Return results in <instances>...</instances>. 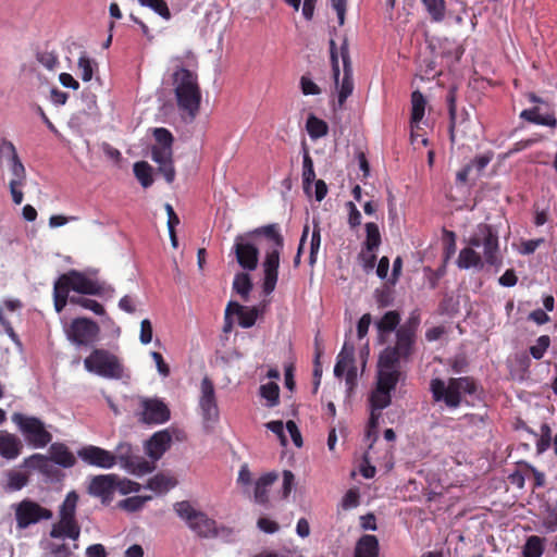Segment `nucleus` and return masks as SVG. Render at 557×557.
<instances>
[{"label": "nucleus", "instance_id": "1", "mask_svg": "<svg viewBox=\"0 0 557 557\" xmlns=\"http://www.w3.org/2000/svg\"><path fill=\"white\" fill-rule=\"evenodd\" d=\"M469 244L470 247L459 252V268L482 270L484 264H487L498 270L502 267L498 234L492 225L479 224Z\"/></svg>", "mask_w": 557, "mask_h": 557}, {"label": "nucleus", "instance_id": "2", "mask_svg": "<svg viewBox=\"0 0 557 557\" xmlns=\"http://www.w3.org/2000/svg\"><path fill=\"white\" fill-rule=\"evenodd\" d=\"M176 104L183 114L194 120L200 110L201 90L195 72L177 65L172 74Z\"/></svg>", "mask_w": 557, "mask_h": 557}, {"label": "nucleus", "instance_id": "3", "mask_svg": "<svg viewBox=\"0 0 557 557\" xmlns=\"http://www.w3.org/2000/svg\"><path fill=\"white\" fill-rule=\"evenodd\" d=\"M152 135L156 143L151 146V159L158 164V172L171 184L176 174L173 162L174 136L164 127H156Z\"/></svg>", "mask_w": 557, "mask_h": 557}, {"label": "nucleus", "instance_id": "4", "mask_svg": "<svg viewBox=\"0 0 557 557\" xmlns=\"http://www.w3.org/2000/svg\"><path fill=\"white\" fill-rule=\"evenodd\" d=\"M173 509L199 537L210 539L218 536L219 532L215 520L209 518L207 513L195 509L188 500L176 502L173 505Z\"/></svg>", "mask_w": 557, "mask_h": 557}, {"label": "nucleus", "instance_id": "5", "mask_svg": "<svg viewBox=\"0 0 557 557\" xmlns=\"http://www.w3.org/2000/svg\"><path fill=\"white\" fill-rule=\"evenodd\" d=\"M85 369L104 379L121 380L124 376V366L119 357L107 349L96 348L84 360Z\"/></svg>", "mask_w": 557, "mask_h": 557}, {"label": "nucleus", "instance_id": "6", "mask_svg": "<svg viewBox=\"0 0 557 557\" xmlns=\"http://www.w3.org/2000/svg\"><path fill=\"white\" fill-rule=\"evenodd\" d=\"M11 419L29 446L44 448L51 443L52 434L46 429L45 423L39 418L14 412Z\"/></svg>", "mask_w": 557, "mask_h": 557}, {"label": "nucleus", "instance_id": "7", "mask_svg": "<svg viewBox=\"0 0 557 557\" xmlns=\"http://www.w3.org/2000/svg\"><path fill=\"white\" fill-rule=\"evenodd\" d=\"M114 466L119 463L123 469L135 475H144L156 469L153 462H149L143 456L136 455L131 444L120 443L112 451Z\"/></svg>", "mask_w": 557, "mask_h": 557}, {"label": "nucleus", "instance_id": "8", "mask_svg": "<svg viewBox=\"0 0 557 557\" xmlns=\"http://www.w3.org/2000/svg\"><path fill=\"white\" fill-rule=\"evenodd\" d=\"M100 334L99 325L88 318L73 319L66 329L67 338L77 346H91Z\"/></svg>", "mask_w": 557, "mask_h": 557}, {"label": "nucleus", "instance_id": "9", "mask_svg": "<svg viewBox=\"0 0 557 557\" xmlns=\"http://www.w3.org/2000/svg\"><path fill=\"white\" fill-rule=\"evenodd\" d=\"M15 520L18 529H26L30 524L52 518V511L42 507L35 500L25 498L14 506Z\"/></svg>", "mask_w": 557, "mask_h": 557}, {"label": "nucleus", "instance_id": "10", "mask_svg": "<svg viewBox=\"0 0 557 557\" xmlns=\"http://www.w3.org/2000/svg\"><path fill=\"white\" fill-rule=\"evenodd\" d=\"M249 235H263L265 239L273 244L272 249L268 250L263 261V268L275 269L278 271L280 255L284 246V238L278 231L277 224H268L249 231Z\"/></svg>", "mask_w": 557, "mask_h": 557}, {"label": "nucleus", "instance_id": "11", "mask_svg": "<svg viewBox=\"0 0 557 557\" xmlns=\"http://www.w3.org/2000/svg\"><path fill=\"white\" fill-rule=\"evenodd\" d=\"M260 235L239 234L235 237L233 246L234 253L238 264L247 271H253L257 269L259 261V249L251 243V239L259 237Z\"/></svg>", "mask_w": 557, "mask_h": 557}, {"label": "nucleus", "instance_id": "12", "mask_svg": "<svg viewBox=\"0 0 557 557\" xmlns=\"http://www.w3.org/2000/svg\"><path fill=\"white\" fill-rule=\"evenodd\" d=\"M58 281L65 286L69 293L71 289L85 295H99L101 293V286L96 281L88 278L84 273L76 270L60 275Z\"/></svg>", "mask_w": 557, "mask_h": 557}, {"label": "nucleus", "instance_id": "13", "mask_svg": "<svg viewBox=\"0 0 557 557\" xmlns=\"http://www.w3.org/2000/svg\"><path fill=\"white\" fill-rule=\"evenodd\" d=\"M199 408L206 422H218L220 412L215 398L214 385L209 377H203L200 384Z\"/></svg>", "mask_w": 557, "mask_h": 557}, {"label": "nucleus", "instance_id": "14", "mask_svg": "<svg viewBox=\"0 0 557 557\" xmlns=\"http://www.w3.org/2000/svg\"><path fill=\"white\" fill-rule=\"evenodd\" d=\"M89 495L101 499L103 505H110L114 498L115 474H98L90 479L87 487Z\"/></svg>", "mask_w": 557, "mask_h": 557}, {"label": "nucleus", "instance_id": "15", "mask_svg": "<svg viewBox=\"0 0 557 557\" xmlns=\"http://www.w3.org/2000/svg\"><path fill=\"white\" fill-rule=\"evenodd\" d=\"M78 458L88 466L111 469L114 466L113 453L95 445H86L77 450Z\"/></svg>", "mask_w": 557, "mask_h": 557}, {"label": "nucleus", "instance_id": "16", "mask_svg": "<svg viewBox=\"0 0 557 557\" xmlns=\"http://www.w3.org/2000/svg\"><path fill=\"white\" fill-rule=\"evenodd\" d=\"M341 57L343 61V78L341 83L335 82V84L339 87L337 100L339 108L344 106L347 98L352 94L354 90L352 66L346 39L341 46Z\"/></svg>", "mask_w": 557, "mask_h": 557}, {"label": "nucleus", "instance_id": "17", "mask_svg": "<svg viewBox=\"0 0 557 557\" xmlns=\"http://www.w3.org/2000/svg\"><path fill=\"white\" fill-rule=\"evenodd\" d=\"M481 400V389L470 377L455 379V408L461 403L474 406Z\"/></svg>", "mask_w": 557, "mask_h": 557}, {"label": "nucleus", "instance_id": "18", "mask_svg": "<svg viewBox=\"0 0 557 557\" xmlns=\"http://www.w3.org/2000/svg\"><path fill=\"white\" fill-rule=\"evenodd\" d=\"M143 421L150 424L164 423L170 419L168 406L159 399H145L141 403Z\"/></svg>", "mask_w": 557, "mask_h": 557}, {"label": "nucleus", "instance_id": "19", "mask_svg": "<svg viewBox=\"0 0 557 557\" xmlns=\"http://www.w3.org/2000/svg\"><path fill=\"white\" fill-rule=\"evenodd\" d=\"M172 436L169 431L163 430L154 433L146 443L147 455L152 459L151 462L159 460L170 448Z\"/></svg>", "mask_w": 557, "mask_h": 557}, {"label": "nucleus", "instance_id": "20", "mask_svg": "<svg viewBox=\"0 0 557 557\" xmlns=\"http://www.w3.org/2000/svg\"><path fill=\"white\" fill-rule=\"evenodd\" d=\"M23 450L22 440L8 431H0V456L7 460L16 459Z\"/></svg>", "mask_w": 557, "mask_h": 557}, {"label": "nucleus", "instance_id": "21", "mask_svg": "<svg viewBox=\"0 0 557 557\" xmlns=\"http://www.w3.org/2000/svg\"><path fill=\"white\" fill-rule=\"evenodd\" d=\"M51 539H70L77 541L81 535V525L77 520L60 519L52 524L49 532Z\"/></svg>", "mask_w": 557, "mask_h": 557}, {"label": "nucleus", "instance_id": "22", "mask_svg": "<svg viewBox=\"0 0 557 557\" xmlns=\"http://www.w3.org/2000/svg\"><path fill=\"white\" fill-rule=\"evenodd\" d=\"M491 162V157L479 156L457 173V180L467 183L475 182Z\"/></svg>", "mask_w": 557, "mask_h": 557}, {"label": "nucleus", "instance_id": "23", "mask_svg": "<svg viewBox=\"0 0 557 557\" xmlns=\"http://www.w3.org/2000/svg\"><path fill=\"white\" fill-rule=\"evenodd\" d=\"M228 313L236 314L238 324L244 329H248L255 325L259 310L257 307H245L236 301H230L227 304V314Z\"/></svg>", "mask_w": 557, "mask_h": 557}, {"label": "nucleus", "instance_id": "24", "mask_svg": "<svg viewBox=\"0 0 557 557\" xmlns=\"http://www.w3.org/2000/svg\"><path fill=\"white\" fill-rule=\"evenodd\" d=\"M49 460L62 468H72L76 463L74 454L63 443H52L49 447Z\"/></svg>", "mask_w": 557, "mask_h": 557}, {"label": "nucleus", "instance_id": "25", "mask_svg": "<svg viewBox=\"0 0 557 557\" xmlns=\"http://www.w3.org/2000/svg\"><path fill=\"white\" fill-rule=\"evenodd\" d=\"M430 387L435 401H444L447 407H453V377L448 379L447 385L441 379H433Z\"/></svg>", "mask_w": 557, "mask_h": 557}, {"label": "nucleus", "instance_id": "26", "mask_svg": "<svg viewBox=\"0 0 557 557\" xmlns=\"http://www.w3.org/2000/svg\"><path fill=\"white\" fill-rule=\"evenodd\" d=\"M379 541L375 535H362L355 547L354 557H377L379 556Z\"/></svg>", "mask_w": 557, "mask_h": 557}, {"label": "nucleus", "instance_id": "27", "mask_svg": "<svg viewBox=\"0 0 557 557\" xmlns=\"http://www.w3.org/2000/svg\"><path fill=\"white\" fill-rule=\"evenodd\" d=\"M426 107V99L422 95L420 90H414L411 94V115H410V126L413 131L419 127L420 122L422 121Z\"/></svg>", "mask_w": 557, "mask_h": 557}, {"label": "nucleus", "instance_id": "28", "mask_svg": "<svg viewBox=\"0 0 557 557\" xmlns=\"http://www.w3.org/2000/svg\"><path fill=\"white\" fill-rule=\"evenodd\" d=\"M177 484V480L174 476L166 475L164 473H158L150 478L147 482V488L153 491L157 494H165Z\"/></svg>", "mask_w": 557, "mask_h": 557}, {"label": "nucleus", "instance_id": "29", "mask_svg": "<svg viewBox=\"0 0 557 557\" xmlns=\"http://www.w3.org/2000/svg\"><path fill=\"white\" fill-rule=\"evenodd\" d=\"M355 359V347L352 344L344 343L342 350L337 356V360L334 367V374L337 377H342L349 364Z\"/></svg>", "mask_w": 557, "mask_h": 557}, {"label": "nucleus", "instance_id": "30", "mask_svg": "<svg viewBox=\"0 0 557 557\" xmlns=\"http://www.w3.org/2000/svg\"><path fill=\"white\" fill-rule=\"evenodd\" d=\"M400 377L399 369L379 368L376 387L382 391L392 392L395 389Z\"/></svg>", "mask_w": 557, "mask_h": 557}, {"label": "nucleus", "instance_id": "31", "mask_svg": "<svg viewBox=\"0 0 557 557\" xmlns=\"http://www.w3.org/2000/svg\"><path fill=\"white\" fill-rule=\"evenodd\" d=\"M277 475L269 472L258 479L255 485V500L258 504H267L269 502L268 490L276 481Z\"/></svg>", "mask_w": 557, "mask_h": 557}, {"label": "nucleus", "instance_id": "32", "mask_svg": "<svg viewBox=\"0 0 557 557\" xmlns=\"http://www.w3.org/2000/svg\"><path fill=\"white\" fill-rule=\"evenodd\" d=\"M520 117L530 123L555 127L557 125V120L554 114L547 113L545 115L540 114L539 108L525 109L520 113Z\"/></svg>", "mask_w": 557, "mask_h": 557}, {"label": "nucleus", "instance_id": "33", "mask_svg": "<svg viewBox=\"0 0 557 557\" xmlns=\"http://www.w3.org/2000/svg\"><path fill=\"white\" fill-rule=\"evenodd\" d=\"M416 337L413 334L397 330L396 344L393 347L404 356V360H407L412 355Z\"/></svg>", "mask_w": 557, "mask_h": 557}, {"label": "nucleus", "instance_id": "34", "mask_svg": "<svg viewBox=\"0 0 557 557\" xmlns=\"http://www.w3.org/2000/svg\"><path fill=\"white\" fill-rule=\"evenodd\" d=\"M79 496L75 491H71L66 494L65 499L61 504L59 508V518L66 520H77L76 519V508Z\"/></svg>", "mask_w": 557, "mask_h": 557}, {"label": "nucleus", "instance_id": "35", "mask_svg": "<svg viewBox=\"0 0 557 557\" xmlns=\"http://www.w3.org/2000/svg\"><path fill=\"white\" fill-rule=\"evenodd\" d=\"M315 180L313 160L307 148L304 149L302 157V185L305 193H309L311 185Z\"/></svg>", "mask_w": 557, "mask_h": 557}, {"label": "nucleus", "instance_id": "36", "mask_svg": "<svg viewBox=\"0 0 557 557\" xmlns=\"http://www.w3.org/2000/svg\"><path fill=\"white\" fill-rule=\"evenodd\" d=\"M5 475V490L10 492L20 491L23 487H25L29 482V474L27 472L9 470Z\"/></svg>", "mask_w": 557, "mask_h": 557}, {"label": "nucleus", "instance_id": "37", "mask_svg": "<svg viewBox=\"0 0 557 557\" xmlns=\"http://www.w3.org/2000/svg\"><path fill=\"white\" fill-rule=\"evenodd\" d=\"M306 128L309 136L312 139H319L324 137L329 133V125L322 119L317 117L313 114H310L306 122Z\"/></svg>", "mask_w": 557, "mask_h": 557}, {"label": "nucleus", "instance_id": "38", "mask_svg": "<svg viewBox=\"0 0 557 557\" xmlns=\"http://www.w3.org/2000/svg\"><path fill=\"white\" fill-rule=\"evenodd\" d=\"M400 360H404V356L393 346H388L380 355L379 368L398 369Z\"/></svg>", "mask_w": 557, "mask_h": 557}, {"label": "nucleus", "instance_id": "39", "mask_svg": "<svg viewBox=\"0 0 557 557\" xmlns=\"http://www.w3.org/2000/svg\"><path fill=\"white\" fill-rule=\"evenodd\" d=\"M134 174L144 188H148L153 183L152 168L146 161H138L134 164Z\"/></svg>", "mask_w": 557, "mask_h": 557}, {"label": "nucleus", "instance_id": "40", "mask_svg": "<svg viewBox=\"0 0 557 557\" xmlns=\"http://www.w3.org/2000/svg\"><path fill=\"white\" fill-rule=\"evenodd\" d=\"M233 289L240 295L244 300L248 299V296L252 289V282L248 273H237L233 281Z\"/></svg>", "mask_w": 557, "mask_h": 557}, {"label": "nucleus", "instance_id": "41", "mask_svg": "<svg viewBox=\"0 0 557 557\" xmlns=\"http://www.w3.org/2000/svg\"><path fill=\"white\" fill-rule=\"evenodd\" d=\"M400 322V314L397 311H387L376 323V327L381 333H391L396 330Z\"/></svg>", "mask_w": 557, "mask_h": 557}, {"label": "nucleus", "instance_id": "42", "mask_svg": "<svg viewBox=\"0 0 557 557\" xmlns=\"http://www.w3.org/2000/svg\"><path fill=\"white\" fill-rule=\"evenodd\" d=\"M366 233L367 237L363 247L367 250H376L381 245V234L379 226L373 222H368L366 224Z\"/></svg>", "mask_w": 557, "mask_h": 557}, {"label": "nucleus", "instance_id": "43", "mask_svg": "<svg viewBox=\"0 0 557 557\" xmlns=\"http://www.w3.org/2000/svg\"><path fill=\"white\" fill-rule=\"evenodd\" d=\"M392 403L391 392L382 391L380 388H375V391L370 396V405L373 410H383L388 407Z\"/></svg>", "mask_w": 557, "mask_h": 557}, {"label": "nucleus", "instance_id": "44", "mask_svg": "<svg viewBox=\"0 0 557 557\" xmlns=\"http://www.w3.org/2000/svg\"><path fill=\"white\" fill-rule=\"evenodd\" d=\"M260 395L268 401V407H274L278 404L280 387L274 382H269L260 386Z\"/></svg>", "mask_w": 557, "mask_h": 557}, {"label": "nucleus", "instance_id": "45", "mask_svg": "<svg viewBox=\"0 0 557 557\" xmlns=\"http://www.w3.org/2000/svg\"><path fill=\"white\" fill-rule=\"evenodd\" d=\"M22 467L37 469L42 473H48L49 457L41 454H34L23 460Z\"/></svg>", "mask_w": 557, "mask_h": 557}, {"label": "nucleus", "instance_id": "46", "mask_svg": "<svg viewBox=\"0 0 557 557\" xmlns=\"http://www.w3.org/2000/svg\"><path fill=\"white\" fill-rule=\"evenodd\" d=\"M70 302L78 305L84 309L90 310L98 315H103L106 313L103 306L95 299L85 298L82 296H72L70 297Z\"/></svg>", "mask_w": 557, "mask_h": 557}, {"label": "nucleus", "instance_id": "47", "mask_svg": "<svg viewBox=\"0 0 557 557\" xmlns=\"http://www.w3.org/2000/svg\"><path fill=\"white\" fill-rule=\"evenodd\" d=\"M152 499V496H132L127 497L125 499H122L119 503V507L128 511V512H135L139 509H141L145 504Z\"/></svg>", "mask_w": 557, "mask_h": 557}, {"label": "nucleus", "instance_id": "48", "mask_svg": "<svg viewBox=\"0 0 557 557\" xmlns=\"http://www.w3.org/2000/svg\"><path fill=\"white\" fill-rule=\"evenodd\" d=\"M428 13L432 20L440 22L445 15V0H422Z\"/></svg>", "mask_w": 557, "mask_h": 557}, {"label": "nucleus", "instance_id": "49", "mask_svg": "<svg viewBox=\"0 0 557 557\" xmlns=\"http://www.w3.org/2000/svg\"><path fill=\"white\" fill-rule=\"evenodd\" d=\"M544 552L543 542L539 536H530L523 548L524 557H541Z\"/></svg>", "mask_w": 557, "mask_h": 557}, {"label": "nucleus", "instance_id": "50", "mask_svg": "<svg viewBox=\"0 0 557 557\" xmlns=\"http://www.w3.org/2000/svg\"><path fill=\"white\" fill-rule=\"evenodd\" d=\"M69 298V292L65 289L59 281L57 280L53 286V301L54 308L57 312H61L66 306Z\"/></svg>", "mask_w": 557, "mask_h": 557}, {"label": "nucleus", "instance_id": "51", "mask_svg": "<svg viewBox=\"0 0 557 557\" xmlns=\"http://www.w3.org/2000/svg\"><path fill=\"white\" fill-rule=\"evenodd\" d=\"M10 171L13 177L9 183H14L17 186H24L26 183V169L21 159L9 163Z\"/></svg>", "mask_w": 557, "mask_h": 557}, {"label": "nucleus", "instance_id": "52", "mask_svg": "<svg viewBox=\"0 0 557 557\" xmlns=\"http://www.w3.org/2000/svg\"><path fill=\"white\" fill-rule=\"evenodd\" d=\"M143 7H148L164 20L171 18V12L164 0H138Z\"/></svg>", "mask_w": 557, "mask_h": 557}, {"label": "nucleus", "instance_id": "53", "mask_svg": "<svg viewBox=\"0 0 557 557\" xmlns=\"http://www.w3.org/2000/svg\"><path fill=\"white\" fill-rule=\"evenodd\" d=\"M77 65L81 78L84 82H89L94 75V66L96 65L95 62L87 55L83 54L79 57Z\"/></svg>", "mask_w": 557, "mask_h": 557}, {"label": "nucleus", "instance_id": "54", "mask_svg": "<svg viewBox=\"0 0 557 557\" xmlns=\"http://www.w3.org/2000/svg\"><path fill=\"white\" fill-rule=\"evenodd\" d=\"M550 345V338L548 335H541L536 343L530 347V354L531 356L540 360L544 357L545 352L547 351L548 347Z\"/></svg>", "mask_w": 557, "mask_h": 557}, {"label": "nucleus", "instance_id": "55", "mask_svg": "<svg viewBox=\"0 0 557 557\" xmlns=\"http://www.w3.org/2000/svg\"><path fill=\"white\" fill-rule=\"evenodd\" d=\"M321 246V228L319 224H314L311 242H310V255H309V264L313 265L317 262V255Z\"/></svg>", "mask_w": 557, "mask_h": 557}, {"label": "nucleus", "instance_id": "56", "mask_svg": "<svg viewBox=\"0 0 557 557\" xmlns=\"http://www.w3.org/2000/svg\"><path fill=\"white\" fill-rule=\"evenodd\" d=\"M264 278L262 289L265 295H270L276 286L278 278V271L275 269L263 268Z\"/></svg>", "mask_w": 557, "mask_h": 557}, {"label": "nucleus", "instance_id": "57", "mask_svg": "<svg viewBox=\"0 0 557 557\" xmlns=\"http://www.w3.org/2000/svg\"><path fill=\"white\" fill-rule=\"evenodd\" d=\"M141 485L135 481L128 479H121L117 474H115V491H119L121 494L126 495L133 492H139Z\"/></svg>", "mask_w": 557, "mask_h": 557}, {"label": "nucleus", "instance_id": "58", "mask_svg": "<svg viewBox=\"0 0 557 557\" xmlns=\"http://www.w3.org/2000/svg\"><path fill=\"white\" fill-rule=\"evenodd\" d=\"M420 312L419 310L411 311L408 319L405 321L403 325L398 327L400 331H405L406 333H410L417 336V331L420 325Z\"/></svg>", "mask_w": 557, "mask_h": 557}, {"label": "nucleus", "instance_id": "59", "mask_svg": "<svg viewBox=\"0 0 557 557\" xmlns=\"http://www.w3.org/2000/svg\"><path fill=\"white\" fill-rule=\"evenodd\" d=\"M375 250H367L362 247L361 252L359 253V261L366 272H370L374 269L376 263V255Z\"/></svg>", "mask_w": 557, "mask_h": 557}, {"label": "nucleus", "instance_id": "60", "mask_svg": "<svg viewBox=\"0 0 557 557\" xmlns=\"http://www.w3.org/2000/svg\"><path fill=\"white\" fill-rule=\"evenodd\" d=\"M0 157H7L9 163L20 160L15 146L12 141L7 139H2L0 144Z\"/></svg>", "mask_w": 557, "mask_h": 557}, {"label": "nucleus", "instance_id": "61", "mask_svg": "<svg viewBox=\"0 0 557 557\" xmlns=\"http://www.w3.org/2000/svg\"><path fill=\"white\" fill-rule=\"evenodd\" d=\"M37 61L47 70H53L59 63L58 55L49 51L37 53Z\"/></svg>", "mask_w": 557, "mask_h": 557}, {"label": "nucleus", "instance_id": "62", "mask_svg": "<svg viewBox=\"0 0 557 557\" xmlns=\"http://www.w3.org/2000/svg\"><path fill=\"white\" fill-rule=\"evenodd\" d=\"M300 88L304 95H319L321 92L320 87L308 76H301Z\"/></svg>", "mask_w": 557, "mask_h": 557}, {"label": "nucleus", "instance_id": "63", "mask_svg": "<svg viewBox=\"0 0 557 557\" xmlns=\"http://www.w3.org/2000/svg\"><path fill=\"white\" fill-rule=\"evenodd\" d=\"M153 329L150 320L144 319L140 323L139 341L147 345L152 341Z\"/></svg>", "mask_w": 557, "mask_h": 557}, {"label": "nucleus", "instance_id": "64", "mask_svg": "<svg viewBox=\"0 0 557 557\" xmlns=\"http://www.w3.org/2000/svg\"><path fill=\"white\" fill-rule=\"evenodd\" d=\"M50 550L48 557H71L72 556V549L71 547L65 544H50Z\"/></svg>", "mask_w": 557, "mask_h": 557}]
</instances>
